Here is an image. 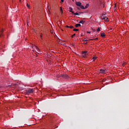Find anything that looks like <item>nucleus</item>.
Masks as SVG:
<instances>
[{
	"instance_id": "obj_32",
	"label": "nucleus",
	"mask_w": 129,
	"mask_h": 129,
	"mask_svg": "<svg viewBox=\"0 0 129 129\" xmlns=\"http://www.w3.org/2000/svg\"><path fill=\"white\" fill-rule=\"evenodd\" d=\"M87 33H90L89 32H87Z\"/></svg>"
},
{
	"instance_id": "obj_5",
	"label": "nucleus",
	"mask_w": 129,
	"mask_h": 129,
	"mask_svg": "<svg viewBox=\"0 0 129 129\" xmlns=\"http://www.w3.org/2000/svg\"><path fill=\"white\" fill-rule=\"evenodd\" d=\"M69 12L72 13V14H74V12L73 11V9L72 7L69 8Z\"/></svg>"
},
{
	"instance_id": "obj_21",
	"label": "nucleus",
	"mask_w": 129,
	"mask_h": 129,
	"mask_svg": "<svg viewBox=\"0 0 129 129\" xmlns=\"http://www.w3.org/2000/svg\"><path fill=\"white\" fill-rule=\"evenodd\" d=\"M27 7L29 9L30 8V6L27 4Z\"/></svg>"
},
{
	"instance_id": "obj_6",
	"label": "nucleus",
	"mask_w": 129,
	"mask_h": 129,
	"mask_svg": "<svg viewBox=\"0 0 129 129\" xmlns=\"http://www.w3.org/2000/svg\"><path fill=\"white\" fill-rule=\"evenodd\" d=\"M76 5L77 6H81V5H82V3H80V2H76Z\"/></svg>"
},
{
	"instance_id": "obj_3",
	"label": "nucleus",
	"mask_w": 129,
	"mask_h": 129,
	"mask_svg": "<svg viewBox=\"0 0 129 129\" xmlns=\"http://www.w3.org/2000/svg\"><path fill=\"white\" fill-rule=\"evenodd\" d=\"M87 51H84L82 52V56L84 57H86V55L88 54H87Z\"/></svg>"
},
{
	"instance_id": "obj_25",
	"label": "nucleus",
	"mask_w": 129,
	"mask_h": 129,
	"mask_svg": "<svg viewBox=\"0 0 129 129\" xmlns=\"http://www.w3.org/2000/svg\"><path fill=\"white\" fill-rule=\"evenodd\" d=\"M63 2H64V0H60V3H63Z\"/></svg>"
},
{
	"instance_id": "obj_15",
	"label": "nucleus",
	"mask_w": 129,
	"mask_h": 129,
	"mask_svg": "<svg viewBox=\"0 0 129 129\" xmlns=\"http://www.w3.org/2000/svg\"><path fill=\"white\" fill-rule=\"evenodd\" d=\"M35 48L37 51H39V48H38V46H35Z\"/></svg>"
},
{
	"instance_id": "obj_26",
	"label": "nucleus",
	"mask_w": 129,
	"mask_h": 129,
	"mask_svg": "<svg viewBox=\"0 0 129 129\" xmlns=\"http://www.w3.org/2000/svg\"><path fill=\"white\" fill-rule=\"evenodd\" d=\"M85 44H88V42H84Z\"/></svg>"
},
{
	"instance_id": "obj_31",
	"label": "nucleus",
	"mask_w": 129,
	"mask_h": 129,
	"mask_svg": "<svg viewBox=\"0 0 129 129\" xmlns=\"http://www.w3.org/2000/svg\"><path fill=\"white\" fill-rule=\"evenodd\" d=\"M40 37H42V36H41V35H40Z\"/></svg>"
},
{
	"instance_id": "obj_4",
	"label": "nucleus",
	"mask_w": 129,
	"mask_h": 129,
	"mask_svg": "<svg viewBox=\"0 0 129 129\" xmlns=\"http://www.w3.org/2000/svg\"><path fill=\"white\" fill-rule=\"evenodd\" d=\"M106 72V70L105 69H100V73L102 74H104Z\"/></svg>"
},
{
	"instance_id": "obj_19",
	"label": "nucleus",
	"mask_w": 129,
	"mask_h": 129,
	"mask_svg": "<svg viewBox=\"0 0 129 129\" xmlns=\"http://www.w3.org/2000/svg\"><path fill=\"white\" fill-rule=\"evenodd\" d=\"M60 12H61V13H63L62 8V7H60Z\"/></svg>"
},
{
	"instance_id": "obj_33",
	"label": "nucleus",
	"mask_w": 129,
	"mask_h": 129,
	"mask_svg": "<svg viewBox=\"0 0 129 129\" xmlns=\"http://www.w3.org/2000/svg\"><path fill=\"white\" fill-rule=\"evenodd\" d=\"M0 37H1V35H0Z\"/></svg>"
},
{
	"instance_id": "obj_8",
	"label": "nucleus",
	"mask_w": 129,
	"mask_h": 129,
	"mask_svg": "<svg viewBox=\"0 0 129 129\" xmlns=\"http://www.w3.org/2000/svg\"><path fill=\"white\" fill-rule=\"evenodd\" d=\"M85 22V21H83V20H81L79 22L80 24H82L83 25L84 24V23Z\"/></svg>"
},
{
	"instance_id": "obj_10",
	"label": "nucleus",
	"mask_w": 129,
	"mask_h": 129,
	"mask_svg": "<svg viewBox=\"0 0 129 129\" xmlns=\"http://www.w3.org/2000/svg\"><path fill=\"white\" fill-rule=\"evenodd\" d=\"M96 58H97V57L94 56L92 58L93 61H95Z\"/></svg>"
},
{
	"instance_id": "obj_9",
	"label": "nucleus",
	"mask_w": 129,
	"mask_h": 129,
	"mask_svg": "<svg viewBox=\"0 0 129 129\" xmlns=\"http://www.w3.org/2000/svg\"><path fill=\"white\" fill-rule=\"evenodd\" d=\"M81 24H76V25H75V27H76V28H77V27H81Z\"/></svg>"
},
{
	"instance_id": "obj_16",
	"label": "nucleus",
	"mask_w": 129,
	"mask_h": 129,
	"mask_svg": "<svg viewBox=\"0 0 129 129\" xmlns=\"http://www.w3.org/2000/svg\"><path fill=\"white\" fill-rule=\"evenodd\" d=\"M80 8L82 9H85V8L83 6H82V5H81V6H80Z\"/></svg>"
},
{
	"instance_id": "obj_2",
	"label": "nucleus",
	"mask_w": 129,
	"mask_h": 129,
	"mask_svg": "<svg viewBox=\"0 0 129 129\" xmlns=\"http://www.w3.org/2000/svg\"><path fill=\"white\" fill-rule=\"evenodd\" d=\"M101 19L102 20H106L107 21H108V18L107 17H104V16H102Z\"/></svg>"
},
{
	"instance_id": "obj_29",
	"label": "nucleus",
	"mask_w": 129,
	"mask_h": 129,
	"mask_svg": "<svg viewBox=\"0 0 129 129\" xmlns=\"http://www.w3.org/2000/svg\"><path fill=\"white\" fill-rule=\"evenodd\" d=\"M100 4H102V1H100Z\"/></svg>"
},
{
	"instance_id": "obj_27",
	"label": "nucleus",
	"mask_w": 129,
	"mask_h": 129,
	"mask_svg": "<svg viewBox=\"0 0 129 129\" xmlns=\"http://www.w3.org/2000/svg\"><path fill=\"white\" fill-rule=\"evenodd\" d=\"M71 45H72V46L73 47H74V46H75L74 44H72Z\"/></svg>"
},
{
	"instance_id": "obj_12",
	"label": "nucleus",
	"mask_w": 129,
	"mask_h": 129,
	"mask_svg": "<svg viewBox=\"0 0 129 129\" xmlns=\"http://www.w3.org/2000/svg\"><path fill=\"white\" fill-rule=\"evenodd\" d=\"M105 33H102L101 34V36L102 37H105Z\"/></svg>"
},
{
	"instance_id": "obj_24",
	"label": "nucleus",
	"mask_w": 129,
	"mask_h": 129,
	"mask_svg": "<svg viewBox=\"0 0 129 129\" xmlns=\"http://www.w3.org/2000/svg\"><path fill=\"white\" fill-rule=\"evenodd\" d=\"M100 31V28H98L97 29V32H99V31Z\"/></svg>"
},
{
	"instance_id": "obj_13",
	"label": "nucleus",
	"mask_w": 129,
	"mask_h": 129,
	"mask_svg": "<svg viewBox=\"0 0 129 129\" xmlns=\"http://www.w3.org/2000/svg\"><path fill=\"white\" fill-rule=\"evenodd\" d=\"M89 7V4H86V7H85V9H87Z\"/></svg>"
},
{
	"instance_id": "obj_22",
	"label": "nucleus",
	"mask_w": 129,
	"mask_h": 129,
	"mask_svg": "<svg viewBox=\"0 0 129 129\" xmlns=\"http://www.w3.org/2000/svg\"><path fill=\"white\" fill-rule=\"evenodd\" d=\"M64 74H61L60 75V77L64 78Z\"/></svg>"
},
{
	"instance_id": "obj_28",
	"label": "nucleus",
	"mask_w": 129,
	"mask_h": 129,
	"mask_svg": "<svg viewBox=\"0 0 129 129\" xmlns=\"http://www.w3.org/2000/svg\"><path fill=\"white\" fill-rule=\"evenodd\" d=\"M66 27H67V28H70V27L68 26V25H66Z\"/></svg>"
},
{
	"instance_id": "obj_23",
	"label": "nucleus",
	"mask_w": 129,
	"mask_h": 129,
	"mask_svg": "<svg viewBox=\"0 0 129 129\" xmlns=\"http://www.w3.org/2000/svg\"><path fill=\"white\" fill-rule=\"evenodd\" d=\"M69 28H71V29H73V28H74V27H73V26H70Z\"/></svg>"
},
{
	"instance_id": "obj_20",
	"label": "nucleus",
	"mask_w": 129,
	"mask_h": 129,
	"mask_svg": "<svg viewBox=\"0 0 129 129\" xmlns=\"http://www.w3.org/2000/svg\"><path fill=\"white\" fill-rule=\"evenodd\" d=\"M76 34H74L73 35H72V38H74L75 37Z\"/></svg>"
},
{
	"instance_id": "obj_17",
	"label": "nucleus",
	"mask_w": 129,
	"mask_h": 129,
	"mask_svg": "<svg viewBox=\"0 0 129 129\" xmlns=\"http://www.w3.org/2000/svg\"><path fill=\"white\" fill-rule=\"evenodd\" d=\"M91 40H93V41H94V40H98V38L96 37L95 39H91Z\"/></svg>"
},
{
	"instance_id": "obj_11",
	"label": "nucleus",
	"mask_w": 129,
	"mask_h": 129,
	"mask_svg": "<svg viewBox=\"0 0 129 129\" xmlns=\"http://www.w3.org/2000/svg\"><path fill=\"white\" fill-rule=\"evenodd\" d=\"M93 39H89V40H86V39H84V41H93Z\"/></svg>"
},
{
	"instance_id": "obj_18",
	"label": "nucleus",
	"mask_w": 129,
	"mask_h": 129,
	"mask_svg": "<svg viewBox=\"0 0 129 129\" xmlns=\"http://www.w3.org/2000/svg\"><path fill=\"white\" fill-rule=\"evenodd\" d=\"M73 31H79V29H74L73 30Z\"/></svg>"
},
{
	"instance_id": "obj_14",
	"label": "nucleus",
	"mask_w": 129,
	"mask_h": 129,
	"mask_svg": "<svg viewBox=\"0 0 129 129\" xmlns=\"http://www.w3.org/2000/svg\"><path fill=\"white\" fill-rule=\"evenodd\" d=\"M72 14H73L75 16H79V14H78V13H74H74Z\"/></svg>"
},
{
	"instance_id": "obj_1",
	"label": "nucleus",
	"mask_w": 129,
	"mask_h": 129,
	"mask_svg": "<svg viewBox=\"0 0 129 129\" xmlns=\"http://www.w3.org/2000/svg\"><path fill=\"white\" fill-rule=\"evenodd\" d=\"M34 92V89H29L28 90H26V94L28 95L29 94H33Z\"/></svg>"
},
{
	"instance_id": "obj_30",
	"label": "nucleus",
	"mask_w": 129,
	"mask_h": 129,
	"mask_svg": "<svg viewBox=\"0 0 129 129\" xmlns=\"http://www.w3.org/2000/svg\"><path fill=\"white\" fill-rule=\"evenodd\" d=\"M73 2H74V0H72Z\"/></svg>"
},
{
	"instance_id": "obj_7",
	"label": "nucleus",
	"mask_w": 129,
	"mask_h": 129,
	"mask_svg": "<svg viewBox=\"0 0 129 129\" xmlns=\"http://www.w3.org/2000/svg\"><path fill=\"white\" fill-rule=\"evenodd\" d=\"M64 78L65 79H68V78H69V76L68 75H67L66 74H64Z\"/></svg>"
}]
</instances>
